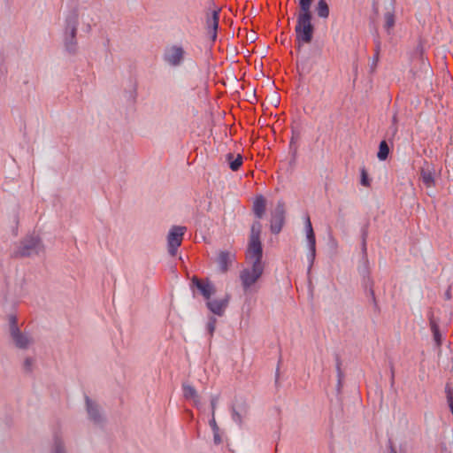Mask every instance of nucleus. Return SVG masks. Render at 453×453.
<instances>
[{"mask_svg": "<svg viewBox=\"0 0 453 453\" xmlns=\"http://www.w3.org/2000/svg\"><path fill=\"white\" fill-rule=\"evenodd\" d=\"M188 53L181 44L173 43L167 45L162 55L163 62L171 68H177L182 65Z\"/></svg>", "mask_w": 453, "mask_h": 453, "instance_id": "4", "label": "nucleus"}, {"mask_svg": "<svg viewBox=\"0 0 453 453\" xmlns=\"http://www.w3.org/2000/svg\"><path fill=\"white\" fill-rule=\"evenodd\" d=\"M211 428L212 429V432L219 431V428L217 425L215 416H211V419L209 422Z\"/></svg>", "mask_w": 453, "mask_h": 453, "instance_id": "29", "label": "nucleus"}, {"mask_svg": "<svg viewBox=\"0 0 453 453\" xmlns=\"http://www.w3.org/2000/svg\"><path fill=\"white\" fill-rule=\"evenodd\" d=\"M447 401L449 405L453 403V388H446Z\"/></svg>", "mask_w": 453, "mask_h": 453, "instance_id": "28", "label": "nucleus"}, {"mask_svg": "<svg viewBox=\"0 0 453 453\" xmlns=\"http://www.w3.org/2000/svg\"><path fill=\"white\" fill-rule=\"evenodd\" d=\"M11 334L15 345L20 349H27L32 342V340L27 335L21 334L16 327L11 328Z\"/></svg>", "mask_w": 453, "mask_h": 453, "instance_id": "11", "label": "nucleus"}, {"mask_svg": "<svg viewBox=\"0 0 453 453\" xmlns=\"http://www.w3.org/2000/svg\"><path fill=\"white\" fill-rule=\"evenodd\" d=\"M219 11H212L207 13L206 17V29L209 36L212 41L217 38V30L219 27Z\"/></svg>", "mask_w": 453, "mask_h": 453, "instance_id": "10", "label": "nucleus"}, {"mask_svg": "<svg viewBox=\"0 0 453 453\" xmlns=\"http://www.w3.org/2000/svg\"><path fill=\"white\" fill-rule=\"evenodd\" d=\"M253 211L257 218L261 219L265 211V200L263 196L256 198L253 204Z\"/></svg>", "mask_w": 453, "mask_h": 453, "instance_id": "18", "label": "nucleus"}, {"mask_svg": "<svg viewBox=\"0 0 453 453\" xmlns=\"http://www.w3.org/2000/svg\"><path fill=\"white\" fill-rule=\"evenodd\" d=\"M86 405L89 418L95 423H99L101 421V416L98 406L88 397L86 398Z\"/></svg>", "mask_w": 453, "mask_h": 453, "instance_id": "15", "label": "nucleus"}, {"mask_svg": "<svg viewBox=\"0 0 453 453\" xmlns=\"http://www.w3.org/2000/svg\"><path fill=\"white\" fill-rule=\"evenodd\" d=\"M90 29H91V26L89 24H88L87 25V31L88 32V31H90Z\"/></svg>", "mask_w": 453, "mask_h": 453, "instance_id": "34", "label": "nucleus"}, {"mask_svg": "<svg viewBox=\"0 0 453 453\" xmlns=\"http://www.w3.org/2000/svg\"><path fill=\"white\" fill-rule=\"evenodd\" d=\"M305 230H306V239L309 246V253L307 254V259L310 262V265H313L315 256H316V239L314 231L311 226V222L309 217L305 218Z\"/></svg>", "mask_w": 453, "mask_h": 453, "instance_id": "9", "label": "nucleus"}, {"mask_svg": "<svg viewBox=\"0 0 453 453\" xmlns=\"http://www.w3.org/2000/svg\"><path fill=\"white\" fill-rule=\"evenodd\" d=\"M244 416H245V412L244 413H241V412L237 411L235 409H234L232 411V419H233V421L234 423H236L240 426L243 423Z\"/></svg>", "mask_w": 453, "mask_h": 453, "instance_id": "25", "label": "nucleus"}, {"mask_svg": "<svg viewBox=\"0 0 453 453\" xmlns=\"http://www.w3.org/2000/svg\"><path fill=\"white\" fill-rule=\"evenodd\" d=\"M449 406L450 411H451V412H452V414H453V403L449 404Z\"/></svg>", "mask_w": 453, "mask_h": 453, "instance_id": "35", "label": "nucleus"}, {"mask_svg": "<svg viewBox=\"0 0 453 453\" xmlns=\"http://www.w3.org/2000/svg\"><path fill=\"white\" fill-rule=\"evenodd\" d=\"M51 453H66L62 437L59 434L54 436Z\"/></svg>", "mask_w": 453, "mask_h": 453, "instance_id": "21", "label": "nucleus"}, {"mask_svg": "<svg viewBox=\"0 0 453 453\" xmlns=\"http://www.w3.org/2000/svg\"><path fill=\"white\" fill-rule=\"evenodd\" d=\"M420 179L426 188H430L434 186V173L429 168L421 169Z\"/></svg>", "mask_w": 453, "mask_h": 453, "instance_id": "17", "label": "nucleus"}, {"mask_svg": "<svg viewBox=\"0 0 453 453\" xmlns=\"http://www.w3.org/2000/svg\"><path fill=\"white\" fill-rule=\"evenodd\" d=\"M227 303V298L209 300L207 302V307L212 313L218 316H222L225 312Z\"/></svg>", "mask_w": 453, "mask_h": 453, "instance_id": "12", "label": "nucleus"}, {"mask_svg": "<svg viewBox=\"0 0 453 453\" xmlns=\"http://www.w3.org/2000/svg\"><path fill=\"white\" fill-rule=\"evenodd\" d=\"M226 160L232 171H237L242 165V157L240 154H238L235 157L233 154H227Z\"/></svg>", "mask_w": 453, "mask_h": 453, "instance_id": "20", "label": "nucleus"}, {"mask_svg": "<svg viewBox=\"0 0 453 453\" xmlns=\"http://www.w3.org/2000/svg\"><path fill=\"white\" fill-rule=\"evenodd\" d=\"M261 229L262 226L259 222L253 223L246 252L248 264H264L262 262L263 250L260 242Z\"/></svg>", "mask_w": 453, "mask_h": 453, "instance_id": "3", "label": "nucleus"}, {"mask_svg": "<svg viewBox=\"0 0 453 453\" xmlns=\"http://www.w3.org/2000/svg\"><path fill=\"white\" fill-rule=\"evenodd\" d=\"M84 17L85 12L79 13L77 11H73L66 17L63 42L65 50L70 53H75L77 50V27L79 19H84Z\"/></svg>", "mask_w": 453, "mask_h": 453, "instance_id": "2", "label": "nucleus"}, {"mask_svg": "<svg viewBox=\"0 0 453 453\" xmlns=\"http://www.w3.org/2000/svg\"><path fill=\"white\" fill-rule=\"evenodd\" d=\"M377 61H378V54L374 58V60H373L374 65H376Z\"/></svg>", "mask_w": 453, "mask_h": 453, "instance_id": "33", "label": "nucleus"}, {"mask_svg": "<svg viewBox=\"0 0 453 453\" xmlns=\"http://www.w3.org/2000/svg\"><path fill=\"white\" fill-rule=\"evenodd\" d=\"M32 365V360L27 358L26 359L25 361V366L28 369L30 367V365Z\"/></svg>", "mask_w": 453, "mask_h": 453, "instance_id": "32", "label": "nucleus"}, {"mask_svg": "<svg viewBox=\"0 0 453 453\" xmlns=\"http://www.w3.org/2000/svg\"><path fill=\"white\" fill-rule=\"evenodd\" d=\"M430 326H431V331L433 333L434 340L436 345L441 346V334L440 333L438 325L435 322H431Z\"/></svg>", "mask_w": 453, "mask_h": 453, "instance_id": "24", "label": "nucleus"}, {"mask_svg": "<svg viewBox=\"0 0 453 453\" xmlns=\"http://www.w3.org/2000/svg\"><path fill=\"white\" fill-rule=\"evenodd\" d=\"M285 219V204L283 201H279L274 211L272 212L271 231L273 234L280 232Z\"/></svg>", "mask_w": 453, "mask_h": 453, "instance_id": "8", "label": "nucleus"}, {"mask_svg": "<svg viewBox=\"0 0 453 453\" xmlns=\"http://www.w3.org/2000/svg\"><path fill=\"white\" fill-rule=\"evenodd\" d=\"M313 0H299V12L295 27L296 41L300 48L303 44L311 43L313 38L314 27L311 23V7Z\"/></svg>", "mask_w": 453, "mask_h": 453, "instance_id": "1", "label": "nucleus"}, {"mask_svg": "<svg viewBox=\"0 0 453 453\" xmlns=\"http://www.w3.org/2000/svg\"><path fill=\"white\" fill-rule=\"evenodd\" d=\"M182 389L186 399L192 400L196 405L199 403V395L193 386L189 384H183Z\"/></svg>", "mask_w": 453, "mask_h": 453, "instance_id": "16", "label": "nucleus"}, {"mask_svg": "<svg viewBox=\"0 0 453 453\" xmlns=\"http://www.w3.org/2000/svg\"><path fill=\"white\" fill-rule=\"evenodd\" d=\"M217 402H218V397L217 396H215V397H213L211 399V416H215V410H216Z\"/></svg>", "mask_w": 453, "mask_h": 453, "instance_id": "30", "label": "nucleus"}, {"mask_svg": "<svg viewBox=\"0 0 453 453\" xmlns=\"http://www.w3.org/2000/svg\"><path fill=\"white\" fill-rule=\"evenodd\" d=\"M193 282L196 284V288L201 291L203 297L209 301L211 296L213 295L215 292L213 286L209 282H202L196 278L193 279Z\"/></svg>", "mask_w": 453, "mask_h": 453, "instance_id": "14", "label": "nucleus"}, {"mask_svg": "<svg viewBox=\"0 0 453 453\" xmlns=\"http://www.w3.org/2000/svg\"><path fill=\"white\" fill-rule=\"evenodd\" d=\"M389 153V148L385 141L380 142L377 157L380 160H385Z\"/></svg>", "mask_w": 453, "mask_h": 453, "instance_id": "23", "label": "nucleus"}, {"mask_svg": "<svg viewBox=\"0 0 453 453\" xmlns=\"http://www.w3.org/2000/svg\"><path fill=\"white\" fill-rule=\"evenodd\" d=\"M43 251L41 241L35 236H28L21 242L19 253L21 256L37 255Z\"/></svg>", "mask_w": 453, "mask_h": 453, "instance_id": "7", "label": "nucleus"}, {"mask_svg": "<svg viewBox=\"0 0 453 453\" xmlns=\"http://www.w3.org/2000/svg\"><path fill=\"white\" fill-rule=\"evenodd\" d=\"M317 15L321 19H327L330 14L328 4L326 0H319L315 8Z\"/></svg>", "mask_w": 453, "mask_h": 453, "instance_id": "19", "label": "nucleus"}, {"mask_svg": "<svg viewBox=\"0 0 453 453\" xmlns=\"http://www.w3.org/2000/svg\"><path fill=\"white\" fill-rule=\"evenodd\" d=\"M264 270V264H248V265L240 272V280L244 292H248L251 289L263 275Z\"/></svg>", "mask_w": 453, "mask_h": 453, "instance_id": "5", "label": "nucleus"}, {"mask_svg": "<svg viewBox=\"0 0 453 453\" xmlns=\"http://www.w3.org/2000/svg\"><path fill=\"white\" fill-rule=\"evenodd\" d=\"M186 230L185 226H173L170 229L167 235L168 252L170 255L174 256L176 254L178 248L182 242Z\"/></svg>", "mask_w": 453, "mask_h": 453, "instance_id": "6", "label": "nucleus"}, {"mask_svg": "<svg viewBox=\"0 0 453 453\" xmlns=\"http://www.w3.org/2000/svg\"><path fill=\"white\" fill-rule=\"evenodd\" d=\"M390 453H395V451H394V450L392 449Z\"/></svg>", "mask_w": 453, "mask_h": 453, "instance_id": "36", "label": "nucleus"}, {"mask_svg": "<svg viewBox=\"0 0 453 453\" xmlns=\"http://www.w3.org/2000/svg\"><path fill=\"white\" fill-rule=\"evenodd\" d=\"M384 21H385V23H384L385 29L388 32H390V30L394 27L395 22L394 13L391 12H388L387 13H385Z\"/></svg>", "mask_w": 453, "mask_h": 453, "instance_id": "22", "label": "nucleus"}, {"mask_svg": "<svg viewBox=\"0 0 453 453\" xmlns=\"http://www.w3.org/2000/svg\"><path fill=\"white\" fill-rule=\"evenodd\" d=\"M213 439H214V442L216 444H220L222 440H221V437L219 435V431H217V432H213Z\"/></svg>", "mask_w": 453, "mask_h": 453, "instance_id": "31", "label": "nucleus"}, {"mask_svg": "<svg viewBox=\"0 0 453 453\" xmlns=\"http://www.w3.org/2000/svg\"><path fill=\"white\" fill-rule=\"evenodd\" d=\"M234 258V255L230 252L221 251L219 254L217 263L221 273H226L228 270V266L231 265Z\"/></svg>", "mask_w": 453, "mask_h": 453, "instance_id": "13", "label": "nucleus"}, {"mask_svg": "<svg viewBox=\"0 0 453 453\" xmlns=\"http://www.w3.org/2000/svg\"><path fill=\"white\" fill-rule=\"evenodd\" d=\"M360 182L365 187H369L370 186V180L368 178L367 172H366V170L365 168L361 169V180H360Z\"/></svg>", "mask_w": 453, "mask_h": 453, "instance_id": "27", "label": "nucleus"}, {"mask_svg": "<svg viewBox=\"0 0 453 453\" xmlns=\"http://www.w3.org/2000/svg\"><path fill=\"white\" fill-rule=\"evenodd\" d=\"M216 323H217V319L214 317H211L209 319V321L207 323V330H208L209 334H211V336L213 334V333L215 331Z\"/></svg>", "mask_w": 453, "mask_h": 453, "instance_id": "26", "label": "nucleus"}]
</instances>
